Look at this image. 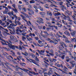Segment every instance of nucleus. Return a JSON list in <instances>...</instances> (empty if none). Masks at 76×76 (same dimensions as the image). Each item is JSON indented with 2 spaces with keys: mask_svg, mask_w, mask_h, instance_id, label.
Here are the masks:
<instances>
[{
  "mask_svg": "<svg viewBox=\"0 0 76 76\" xmlns=\"http://www.w3.org/2000/svg\"><path fill=\"white\" fill-rule=\"evenodd\" d=\"M37 22H38V23H44L42 21L41 22L40 21H38V20L37 21Z\"/></svg>",
  "mask_w": 76,
  "mask_h": 76,
  "instance_id": "nucleus-54",
  "label": "nucleus"
},
{
  "mask_svg": "<svg viewBox=\"0 0 76 76\" xmlns=\"http://www.w3.org/2000/svg\"><path fill=\"white\" fill-rule=\"evenodd\" d=\"M44 33H45V35H46L48 36L49 35V34H48V33H47V32L46 31H44Z\"/></svg>",
  "mask_w": 76,
  "mask_h": 76,
  "instance_id": "nucleus-39",
  "label": "nucleus"
},
{
  "mask_svg": "<svg viewBox=\"0 0 76 76\" xmlns=\"http://www.w3.org/2000/svg\"><path fill=\"white\" fill-rule=\"evenodd\" d=\"M31 5L30 4L28 5V8H29V9H31Z\"/></svg>",
  "mask_w": 76,
  "mask_h": 76,
  "instance_id": "nucleus-63",
  "label": "nucleus"
},
{
  "mask_svg": "<svg viewBox=\"0 0 76 76\" xmlns=\"http://www.w3.org/2000/svg\"><path fill=\"white\" fill-rule=\"evenodd\" d=\"M7 21H8V22H10V23H12V20H10V19H9L8 18L7 19Z\"/></svg>",
  "mask_w": 76,
  "mask_h": 76,
  "instance_id": "nucleus-43",
  "label": "nucleus"
},
{
  "mask_svg": "<svg viewBox=\"0 0 76 76\" xmlns=\"http://www.w3.org/2000/svg\"><path fill=\"white\" fill-rule=\"evenodd\" d=\"M48 26H49L50 27H51V28H55L56 29V30H58V28H57V26H50V25H49Z\"/></svg>",
  "mask_w": 76,
  "mask_h": 76,
  "instance_id": "nucleus-20",
  "label": "nucleus"
},
{
  "mask_svg": "<svg viewBox=\"0 0 76 76\" xmlns=\"http://www.w3.org/2000/svg\"><path fill=\"white\" fill-rule=\"evenodd\" d=\"M65 41L66 43H69V44L71 43V42L70 41H69L67 39H65Z\"/></svg>",
  "mask_w": 76,
  "mask_h": 76,
  "instance_id": "nucleus-22",
  "label": "nucleus"
},
{
  "mask_svg": "<svg viewBox=\"0 0 76 76\" xmlns=\"http://www.w3.org/2000/svg\"><path fill=\"white\" fill-rule=\"evenodd\" d=\"M30 60H31V61H32V63H34V64H36V65H37V66H39V65L38 64V63L36 62L35 60H33L32 59H30Z\"/></svg>",
  "mask_w": 76,
  "mask_h": 76,
  "instance_id": "nucleus-5",
  "label": "nucleus"
},
{
  "mask_svg": "<svg viewBox=\"0 0 76 76\" xmlns=\"http://www.w3.org/2000/svg\"><path fill=\"white\" fill-rule=\"evenodd\" d=\"M35 3V1H32V0L30 1V4H33V3Z\"/></svg>",
  "mask_w": 76,
  "mask_h": 76,
  "instance_id": "nucleus-31",
  "label": "nucleus"
},
{
  "mask_svg": "<svg viewBox=\"0 0 76 76\" xmlns=\"http://www.w3.org/2000/svg\"><path fill=\"white\" fill-rule=\"evenodd\" d=\"M11 66L13 67H14V68H15L17 70H19V69H22V68L19 67V66H18V65H16L15 66H14V65H13L12 64H11Z\"/></svg>",
  "mask_w": 76,
  "mask_h": 76,
  "instance_id": "nucleus-4",
  "label": "nucleus"
},
{
  "mask_svg": "<svg viewBox=\"0 0 76 76\" xmlns=\"http://www.w3.org/2000/svg\"><path fill=\"white\" fill-rule=\"evenodd\" d=\"M50 52L51 53H52V54H54V51H53V50H50Z\"/></svg>",
  "mask_w": 76,
  "mask_h": 76,
  "instance_id": "nucleus-57",
  "label": "nucleus"
},
{
  "mask_svg": "<svg viewBox=\"0 0 76 76\" xmlns=\"http://www.w3.org/2000/svg\"><path fill=\"white\" fill-rule=\"evenodd\" d=\"M21 13H22L24 15H25V16L26 18H29L28 15H27L25 13L23 12H21Z\"/></svg>",
  "mask_w": 76,
  "mask_h": 76,
  "instance_id": "nucleus-25",
  "label": "nucleus"
},
{
  "mask_svg": "<svg viewBox=\"0 0 76 76\" xmlns=\"http://www.w3.org/2000/svg\"><path fill=\"white\" fill-rule=\"evenodd\" d=\"M22 54H23V55H24L26 56H28V53H27L26 52H25V53H23V52H22Z\"/></svg>",
  "mask_w": 76,
  "mask_h": 76,
  "instance_id": "nucleus-26",
  "label": "nucleus"
},
{
  "mask_svg": "<svg viewBox=\"0 0 76 76\" xmlns=\"http://www.w3.org/2000/svg\"><path fill=\"white\" fill-rule=\"evenodd\" d=\"M3 18H2V21H5V20H6V17H5V16H4L3 17Z\"/></svg>",
  "mask_w": 76,
  "mask_h": 76,
  "instance_id": "nucleus-33",
  "label": "nucleus"
},
{
  "mask_svg": "<svg viewBox=\"0 0 76 76\" xmlns=\"http://www.w3.org/2000/svg\"><path fill=\"white\" fill-rule=\"evenodd\" d=\"M17 29H16V33L17 34H18V35H19L20 34V33L19 32V30L20 29V28H19V27H17Z\"/></svg>",
  "mask_w": 76,
  "mask_h": 76,
  "instance_id": "nucleus-10",
  "label": "nucleus"
},
{
  "mask_svg": "<svg viewBox=\"0 0 76 76\" xmlns=\"http://www.w3.org/2000/svg\"><path fill=\"white\" fill-rule=\"evenodd\" d=\"M63 48H64V47L63 46L61 45L59 46V50H63Z\"/></svg>",
  "mask_w": 76,
  "mask_h": 76,
  "instance_id": "nucleus-11",
  "label": "nucleus"
},
{
  "mask_svg": "<svg viewBox=\"0 0 76 76\" xmlns=\"http://www.w3.org/2000/svg\"><path fill=\"white\" fill-rule=\"evenodd\" d=\"M12 6L14 8H16V4H14Z\"/></svg>",
  "mask_w": 76,
  "mask_h": 76,
  "instance_id": "nucleus-52",
  "label": "nucleus"
},
{
  "mask_svg": "<svg viewBox=\"0 0 76 76\" xmlns=\"http://www.w3.org/2000/svg\"><path fill=\"white\" fill-rule=\"evenodd\" d=\"M38 19H39V20L40 21V22H42V21L44 20H43L42 18H38Z\"/></svg>",
  "mask_w": 76,
  "mask_h": 76,
  "instance_id": "nucleus-37",
  "label": "nucleus"
},
{
  "mask_svg": "<svg viewBox=\"0 0 76 76\" xmlns=\"http://www.w3.org/2000/svg\"><path fill=\"white\" fill-rule=\"evenodd\" d=\"M1 42L2 44L3 45H8V44H6V43L5 42V43L1 41Z\"/></svg>",
  "mask_w": 76,
  "mask_h": 76,
  "instance_id": "nucleus-28",
  "label": "nucleus"
},
{
  "mask_svg": "<svg viewBox=\"0 0 76 76\" xmlns=\"http://www.w3.org/2000/svg\"><path fill=\"white\" fill-rule=\"evenodd\" d=\"M17 19H18V21L19 20H20V18L19 17H18V18H17Z\"/></svg>",
  "mask_w": 76,
  "mask_h": 76,
  "instance_id": "nucleus-60",
  "label": "nucleus"
},
{
  "mask_svg": "<svg viewBox=\"0 0 76 76\" xmlns=\"http://www.w3.org/2000/svg\"><path fill=\"white\" fill-rule=\"evenodd\" d=\"M8 41L10 43V44H12V42L11 41H10V39H8Z\"/></svg>",
  "mask_w": 76,
  "mask_h": 76,
  "instance_id": "nucleus-56",
  "label": "nucleus"
},
{
  "mask_svg": "<svg viewBox=\"0 0 76 76\" xmlns=\"http://www.w3.org/2000/svg\"><path fill=\"white\" fill-rule=\"evenodd\" d=\"M53 40L54 41H53V43L54 44H58V41L57 40V39H53Z\"/></svg>",
  "mask_w": 76,
  "mask_h": 76,
  "instance_id": "nucleus-14",
  "label": "nucleus"
},
{
  "mask_svg": "<svg viewBox=\"0 0 76 76\" xmlns=\"http://www.w3.org/2000/svg\"><path fill=\"white\" fill-rule=\"evenodd\" d=\"M28 22L30 25H31V26H32V27H34V25H32V24H31V22H30V21H28Z\"/></svg>",
  "mask_w": 76,
  "mask_h": 76,
  "instance_id": "nucleus-44",
  "label": "nucleus"
},
{
  "mask_svg": "<svg viewBox=\"0 0 76 76\" xmlns=\"http://www.w3.org/2000/svg\"><path fill=\"white\" fill-rule=\"evenodd\" d=\"M40 14L42 16H44L45 15V13L44 12H40Z\"/></svg>",
  "mask_w": 76,
  "mask_h": 76,
  "instance_id": "nucleus-30",
  "label": "nucleus"
},
{
  "mask_svg": "<svg viewBox=\"0 0 76 76\" xmlns=\"http://www.w3.org/2000/svg\"><path fill=\"white\" fill-rule=\"evenodd\" d=\"M65 58L66 59V60H68L69 59H70V58H69V56H66L65 57Z\"/></svg>",
  "mask_w": 76,
  "mask_h": 76,
  "instance_id": "nucleus-61",
  "label": "nucleus"
},
{
  "mask_svg": "<svg viewBox=\"0 0 76 76\" xmlns=\"http://www.w3.org/2000/svg\"><path fill=\"white\" fill-rule=\"evenodd\" d=\"M20 16L21 17V18H22V19H23V20H25V21H26V20L25 19V17H24V16H23V15H20Z\"/></svg>",
  "mask_w": 76,
  "mask_h": 76,
  "instance_id": "nucleus-24",
  "label": "nucleus"
},
{
  "mask_svg": "<svg viewBox=\"0 0 76 76\" xmlns=\"http://www.w3.org/2000/svg\"><path fill=\"white\" fill-rule=\"evenodd\" d=\"M19 50H21V51H22V49H23V48H22V47H21L20 46H19Z\"/></svg>",
  "mask_w": 76,
  "mask_h": 76,
  "instance_id": "nucleus-42",
  "label": "nucleus"
},
{
  "mask_svg": "<svg viewBox=\"0 0 76 76\" xmlns=\"http://www.w3.org/2000/svg\"><path fill=\"white\" fill-rule=\"evenodd\" d=\"M76 33V32L75 31H72V32H71V34L72 36V37H74L75 35V34Z\"/></svg>",
  "mask_w": 76,
  "mask_h": 76,
  "instance_id": "nucleus-13",
  "label": "nucleus"
},
{
  "mask_svg": "<svg viewBox=\"0 0 76 76\" xmlns=\"http://www.w3.org/2000/svg\"><path fill=\"white\" fill-rule=\"evenodd\" d=\"M18 6L19 10H22V8H21V6H20V5H19Z\"/></svg>",
  "mask_w": 76,
  "mask_h": 76,
  "instance_id": "nucleus-41",
  "label": "nucleus"
},
{
  "mask_svg": "<svg viewBox=\"0 0 76 76\" xmlns=\"http://www.w3.org/2000/svg\"><path fill=\"white\" fill-rule=\"evenodd\" d=\"M44 62L45 64V65H48V66H49V64H48V63H47V62H46L45 61H44Z\"/></svg>",
  "mask_w": 76,
  "mask_h": 76,
  "instance_id": "nucleus-55",
  "label": "nucleus"
},
{
  "mask_svg": "<svg viewBox=\"0 0 76 76\" xmlns=\"http://www.w3.org/2000/svg\"><path fill=\"white\" fill-rule=\"evenodd\" d=\"M33 7L35 9V11L36 12H38V8L36 6H33Z\"/></svg>",
  "mask_w": 76,
  "mask_h": 76,
  "instance_id": "nucleus-18",
  "label": "nucleus"
},
{
  "mask_svg": "<svg viewBox=\"0 0 76 76\" xmlns=\"http://www.w3.org/2000/svg\"><path fill=\"white\" fill-rule=\"evenodd\" d=\"M7 7L9 9H12V8L11 7V6H8Z\"/></svg>",
  "mask_w": 76,
  "mask_h": 76,
  "instance_id": "nucleus-58",
  "label": "nucleus"
},
{
  "mask_svg": "<svg viewBox=\"0 0 76 76\" xmlns=\"http://www.w3.org/2000/svg\"><path fill=\"white\" fill-rule=\"evenodd\" d=\"M11 52L13 54H12V56H15V52H14L12 50H11Z\"/></svg>",
  "mask_w": 76,
  "mask_h": 76,
  "instance_id": "nucleus-38",
  "label": "nucleus"
},
{
  "mask_svg": "<svg viewBox=\"0 0 76 76\" xmlns=\"http://www.w3.org/2000/svg\"><path fill=\"white\" fill-rule=\"evenodd\" d=\"M60 57H61L62 60H64V57H65V55H61L60 54L59 55Z\"/></svg>",
  "mask_w": 76,
  "mask_h": 76,
  "instance_id": "nucleus-8",
  "label": "nucleus"
},
{
  "mask_svg": "<svg viewBox=\"0 0 76 76\" xmlns=\"http://www.w3.org/2000/svg\"><path fill=\"white\" fill-rule=\"evenodd\" d=\"M30 73H31V74H33V75H38V73H35L34 71H30L29 72Z\"/></svg>",
  "mask_w": 76,
  "mask_h": 76,
  "instance_id": "nucleus-9",
  "label": "nucleus"
},
{
  "mask_svg": "<svg viewBox=\"0 0 76 76\" xmlns=\"http://www.w3.org/2000/svg\"><path fill=\"white\" fill-rule=\"evenodd\" d=\"M20 70L25 72H28V71H29V70L26 69L25 68H23V69L22 68H20Z\"/></svg>",
  "mask_w": 76,
  "mask_h": 76,
  "instance_id": "nucleus-16",
  "label": "nucleus"
},
{
  "mask_svg": "<svg viewBox=\"0 0 76 76\" xmlns=\"http://www.w3.org/2000/svg\"><path fill=\"white\" fill-rule=\"evenodd\" d=\"M17 20V19H15V23L16 25H17V23L18 25H20V24H21V23H20V22H19V21L16 20Z\"/></svg>",
  "mask_w": 76,
  "mask_h": 76,
  "instance_id": "nucleus-6",
  "label": "nucleus"
},
{
  "mask_svg": "<svg viewBox=\"0 0 76 76\" xmlns=\"http://www.w3.org/2000/svg\"><path fill=\"white\" fill-rule=\"evenodd\" d=\"M31 56L32 58H35V55H34L32 54L31 55Z\"/></svg>",
  "mask_w": 76,
  "mask_h": 76,
  "instance_id": "nucleus-62",
  "label": "nucleus"
},
{
  "mask_svg": "<svg viewBox=\"0 0 76 76\" xmlns=\"http://www.w3.org/2000/svg\"><path fill=\"white\" fill-rule=\"evenodd\" d=\"M2 48L4 49H5L6 51H9L10 50V49L9 48H7L6 47H2Z\"/></svg>",
  "mask_w": 76,
  "mask_h": 76,
  "instance_id": "nucleus-17",
  "label": "nucleus"
},
{
  "mask_svg": "<svg viewBox=\"0 0 76 76\" xmlns=\"http://www.w3.org/2000/svg\"><path fill=\"white\" fill-rule=\"evenodd\" d=\"M40 69H41L42 70H43V73H44L45 72H47V70L46 68L43 69L42 68H40Z\"/></svg>",
  "mask_w": 76,
  "mask_h": 76,
  "instance_id": "nucleus-23",
  "label": "nucleus"
},
{
  "mask_svg": "<svg viewBox=\"0 0 76 76\" xmlns=\"http://www.w3.org/2000/svg\"><path fill=\"white\" fill-rule=\"evenodd\" d=\"M20 66H22L23 67H25L26 65V64L22 62L21 63H20Z\"/></svg>",
  "mask_w": 76,
  "mask_h": 76,
  "instance_id": "nucleus-21",
  "label": "nucleus"
},
{
  "mask_svg": "<svg viewBox=\"0 0 76 76\" xmlns=\"http://www.w3.org/2000/svg\"><path fill=\"white\" fill-rule=\"evenodd\" d=\"M34 45H36V46H37V47H38V46H39V47H40V45L38 44H37L36 43H34Z\"/></svg>",
  "mask_w": 76,
  "mask_h": 76,
  "instance_id": "nucleus-48",
  "label": "nucleus"
},
{
  "mask_svg": "<svg viewBox=\"0 0 76 76\" xmlns=\"http://www.w3.org/2000/svg\"><path fill=\"white\" fill-rule=\"evenodd\" d=\"M70 63H71V64H72V66H69L68 67L69 69H72V68L75 66V63H74L73 62H70Z\"/></svg>",
  "mask_w": 76,
  "mask_h": 76,
  "instance_id": "nucleus-3",
  "label": "nucleus"
},
{
  "mask_svg": "<svg viewBox=\"0 0 76 76\" xmlns=\"http://www.w3.org/2000/svg\"><path fill=\"white\" fill-rule=\"evenodd\" d=\"M5 11L7 12H9V10L8 9V8L7 7H6L5 9Z\"/></svg>",
  "mask_w": 76,
  "mask_h": 76,
  "instance_id": "nucleus-46",
  "label": "nucleus"
},
{
  "mask_svg": "<svg viewBox=\"0 0 76 76\" xmlns=\"http://www.w3.org/2000/svg\"><path fill=\"white\" fill-rule=\"evenodd\" d=\"M6 63L5 64L6 65V66H7V67L10 70H12V69L9 67V66H8V65H7V64H8V65H10V64H9L8 62L6 61Z\"/></svg>",
  "mask_w": 76,
  "mask_h": 76,
  "instance_id": "nucleus-7",
  "label": "nucleus"
},
{
  "mask_svg": "<svg viewBox=\"0 0 76 76\" xmlns=\"http://www.w3.org/2000/svg\"><path fill=\"white\" fill-rule=\"evenodd\" d=\"M3 38V36H2V35L1 34L0 35V40L1 41H3L4 42H7L8 44V45L10 47V48H12L13 50H15V45H12V44H10V43H9V42L8 41L6 40H5L3 39H2Z\"/></svg>",
  "mask_w": 76,
  "mask_h": 76,
  "instance_id": "nucleus-1",
  "label": "nucleus"
},
{
  "mask_svg": "<svg viewBox=\"0 0 76 76\" xmlns=\"http://www.w3.org/2000/svg\"><path fill=\"white\" fill-rule=\"evenodd\" d=\"M12 15L13 16H14L15 18H16V19H17V18H18V17H17V16H16V15H13V12L12 13Z\"/></svg>",
  "mask_w": 76,
  "mask_h": 76,
  "instance_id": "nucleus-32",
  "label": "nucleus"
},
{
  "mask_svg": "<svg viewBox=\"0 0 76 76\" xmlns=\"http://www.w3.org/2000/svg\"><path fill=\"white\" fill-rule=\"evenodd\" d=\"M15 38H14V37L12 36H11L10 37V40H11V41H13V39H14Z\"/></svg>",
  "mask_w": 76,
  "mask_h": 76,
  "instance_id": "nucleus-27",
  "label": "nucleus"
},
{
  "mask_svg": "<svg viewBox=\"0 0 76 76\" xmlns=\"http://www.w3.org/2000/svg\"><path fill=\"white\" fill-rule=\"evenodd\" d=\"M55 15H56V16H59L60 15H61V14L60 13L58 12L57 13H55Z\"/></svg>",
  "mask_w": 76,
  "mask_h": 76,
  "instance_id": "nucleus-36",
  "label": "nucleus"
},
{
  "mask_svg": "<svg viewBox=\"0 0 76 76\" xmlns=\"http://www.w3.org/2000/svg\"><path fill=\"white\" fill-rule=\"evenodd\" d=\"M61 8H62V9H65V10H66L67 9L66 7H64V5H62L61 6Z\"/></svg>",
  "mask_w": 76,
  "mask_h": 76,
  "instance_id": "nucleus-35",
  "label": "nucleus"
},
{
  "mask_svg": "<svg viewBox=\"0 0 76 76\" xmlns=\"http://www.w3.org/2000/svg\"><path fill=\"white\" fill-rule=\"evenodd\" d=\"M69 47H73V45L72 44H70L69 45Z\"/></svg>",
  "mask_w": 76,
  "mask_h": 76,
  "instance_id": "nucleus-49",
  "label": "nucleus"
},
{
  "mask_svg": "<svg viewBox=\"0 0 76 76\" xmlns=\"http://www.w3.org/2000/svg\"><path fill=\"white\" fill-rule=\"evenodd\" d=\"M35 60L37 61H39V59H38V57L37 56H36L35 57Z\"/></svg>",
  "mask_w": 76,
  "mask_h": 76,
  "instance_id": "nucleus-34",
  "label": "nucleus"
},
{
  "mask_svg": "<svg viewBox=\"0 0 76 76\" xmlns=\"http://www.w3.org/2000/svg\"><path fill=\"white\" fill-rule=\"evenodd\" d=\"M58 32L59 34L60 35H63V32H61L60 31H59Z\"/></svg>",
  "mask_w": 76,
  "mask_h": 76,
  "instance_id": "nucleus-47",
  "label": "nucleus"
},
{
  "mask_svg": "<svg viewBox=\"0 0 76 76\" xmlns=\"http://www.w3.org/2000/svg\"><path fill=\"white\" fill-rule=\"evenodd\" d=\"M61 14L64 16V17H63V16H61V17L63 18L62 19H63V20H66V18H67L66 16L64 15L63 13H62Z\"/></svg>",
  "mask_w": 76,
  "mask_h": 76,
  "instance_id": "nucleus-19",
  "label": "nucleus"
},
{
  "mask_svg": "<svg viewBox=\"0 0 76 76\" xmlns=\"http://www.w3.org/2000/svg\"><path fill=\"white\" fill-rule=\"evenodd\" d=\"M64 33L65 35H68V36H70V34L68 32V31H66L64 32Z\"/></svg>",
  "mask_w": 76,
  "mask_h": 76,
  "instance_id": "nucleus-15",
  "label": "nucleus"
},
{
  "mask_svg": "<svg viewBox=\"0 0 76 76\" xmlns=\"http://www.w3.org/2000/svg\"><path fill=\"white\" fill-rule=\"evenodd\" d=\"M31 14H33V15L34 14V10H31Z\"/></svg>",
  "mask_w": 76,
  "mask_h": 76,
  "instance_id": "nucleus-51",
  "label": "nucleus"
},
{
  "mask_svg": "<svg viewBox=\"0 0 76 76\" xmlns=\"http://www.w3.org/2000/svg\"><path fill=\"white\" fill-rule=\"evenodd\" d=\"M7 35H10V34L7 32L6 31H4V35L5 37H7Z\"/></svg>",
  "mask_w": 76,
  "mask_h": 76,
  "instance_id": "nucleus-12",
  "label": "nucleus"
},
{
  "mask_svg": "<svg viewBox=\"0 0 76 76\" xmlns=\"http://www.w3.org/2000/svg\"><path fill=\"white\" fill-rule=\"evenodd\" d=\"M18 25H15V24L12 23L10 24V25L8 26V28L10 29H12L14 32H15V29L13 26H16Z\"/></svg>",
  "mask_w": 76,
  "mask_h": 76,
  "instance_id": "nucleus-2",
  "label": "nucleus"
},
{
  "mask_svg": "<svg viewBox=\"0 0 76 76\" xmlns=\"http://www.w3.org/2000/svg\"><path fill=\"white\" fill-rule=\"evenodd\" d=\"M60 44H61V45H62L63 46V45H64V42H61L59 43Z\"/></svg>",
  "mask_w": 76,
  "mask_h": 76,
  "instance_id": "nucleus-40",
  "label": "nucleus"
},
{
  "mask_svg": "<svg viewBox=\"0 0 76 76\" xmlns=\"http://www.w3.org/2000/svg\"><path fill=\"white\" fill-rule=\"evenodd\" d=\"M12 9L14 12H15L17 13V12H18V10H17V9H14L13 8H12Z\"/></svg>",
  "mask_w": 76,
  "mask_h": 76,
  "instance_id": "nucleus-29",
  "label": "nucleus"
},
{
  "mask_svg": "<svg viewBox=\"0 0 76 76\" xmlns=\"http://www.w3.org/2000/svg\"><path fill=\"white\" fill-rule=\"evenodd\" d=\"M67 53H69V55L70 56H72V53L70 51H68Z\"/></svg>",
  "mask_w": 76,
  "mask_h": 76,
  "instance_id": "nucleus-50",
  "label": "nucleus"
},
{
  "mask_svg": "<svg viewBox=\"0 0 76 76\" xmlns=\"http://www.w3.org/2000/svg\"><path fill=\"white\" fill-rule=\"evenodd\" d=\"M74 73H75V74H76V69H74Z\"/></svg>",
  "mask_w": 76,
  "mask_h": 76,
  "instance_id": "nucleus-64",
  "label": "nucleus"
},
{
  "mask_svg": "<svg viewBox=\"0 0 76 76\" xmlns=\"http://www.w3.org/2000/svg\"><path fill=\"white\" fill-rule=\"evenodd\" d=\"M1 29H4V28L2 26H0V30H1Z\"/></svg>",
  "mask_w": 76,
  "mask_h": 76,
  "instance_id": "nucleus-53",
  "label": "nucleus"
},
{
  "mask_svg": "<svg viewBox=\"0 0 76 76\" xmlns=\"http://www.w3.org/2000/svg\"><path fill=\"white\" fill-rule=\"evenodd\" d=\"M43 37H44V38H48V36L46 35H44L43 36Z\"/></svg>",
  "mask_w": 76,
  "mask_h": 76,
  "instance_id": "nucleus-59",
  "label": "nucleus"
},
{
  "mask_svg": "<svg viewBox=\"0 0 76 76\" xmlns=\"http://www.w3.org/2000/svg\"><path fill=\"white\" fill-rule=\"evenodd\" d=\"M52 73L51 72H50V71H49L48 72V75H49V76H50V75H51V74H52Z\"/></svg>",
  "mask_w": 76,
  "mask_h": 76,
  "instance_id": "nucleus-45",
  "label": "nucleus"
}]
</instances>
